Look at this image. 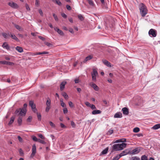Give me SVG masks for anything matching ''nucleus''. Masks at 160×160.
I'll use <instances>...</instances> for the list:
<instances>
[{"label": "nucleus", "mask_w": 160, "mask_h": 160, "mask_svg": "<svg viewBox=\"0 0 160 160\" xmlns=\"http://www.w3.org/2000/svg\"><path fill=\"white\" fill-rule=\"evenodd\" d=\"M148 33L151 37H155L156 36V31L153 29H151L150 30Z\"/></svg>", "instance_id": "obj_6"}, {"label": "nucleus", "mask_w": 160, "mask_h": 160, "mask_svg": "<svg viewBox=\"0 0 160 160\" xmlns=\"http://www.w3.org/2000/svg\"><path fill=\"white\" fill-rule=\"evenodd\" d=\"M37 117L39 120L40 121L41 119V115L40 113L37 112Z\"/></svg>", "instance_id": "obj_32"}, {"label": "nucleus", "mask_w": 160, "mask_h": 160, "mask_svg": "<svg viewBox=\"0 0 160 160\" xmlns=\"http://www.w3.org/2000/svg\"><path fill=\"white\" fill-rule=\"evenodd\" d=\"M152 128L154 130H157L160 128V124H158L155 125L152 127Z\"/></svg>", "instance_id": "obj_21"}, {"label": "nucleus", "mask_w": 160, "mask_h": 160, "mask_svg": "<svg viewBox=\"0 0 160 160\" xmlns=\"http://www.w3.org/2000/svg\"><path fill=\"white\" fill-rule=\"evenodd\" d=\"M32 152L30 156V158H33L35 156L36 152V147L35 145H33L32 148Z\"/></svg>", "instance_id": "obj_4"}, {"label": "nucleus", "mask_w": 160, "mask_h": 160, "mask_svg": "<svg viewBox=\"0 0 160 160\" xmlns=\"http://www.w3.org/2000/svg\"><path fill=\"white\" fill-rule=\"evenodd\" d=\"M16 49L19 52L21 53L23 52V49L22 48L19 46L16 47Z\"/></svg>", "instance_id": "obj_17"}, {"label": "nucleus", "mask_w": 160, "mask_h": 160, "mask_svg": "<svg viewBox=\"0 0 160 160\" xmlns=\"http://www.w3.org/2000/svg\"><path fill=\"white\" fill-rule=\"evenodd\" d=\"M88 2L89 4L92 6H94V3L93 1L92 0H88Z\"/></svg>", "instance_id": "obj_29"}, {"label": "nucleus", "mask_w": 160, "mask_h": 160, "mask_svg": "<svg viewBox=\"0 0 160 160\" xmlns=\"http://www.w3.org/2000/svg\"><path fill=\"white\" fill-rule=\"evenodd\" d=\"M29 105L31 107V106H32L34 105V104L33 102L32 101H29Z\"/></svg>", "instance_id": "obj_51"}, {"label": "nucleus", "mask_w": 160, "mask_h": 160, "mask_svg": "<svg viewBox=\"0 0 160 160\" xmlns=\"http://www.w3.org/2000/svg\"><path fill=\"white\" fill-rule=\"evenodd\" d=\"M126 142V140L125 138H122L120 139H118L116 140L115 142L116 143L120 142Z\"/></svg>", "instance_id": "obj_20"}, {"label": "nucleus", "mask_w": 160, "mask_h": 160, "mask_svg": "<svg viewBox=\"0 0 160 160\" xmlns=\"http://www.w3.org/2000/svg\"><path fill=\"white\" fill-rule=\"evenodd\" d=\"M141 160H148V157L145 155H142L141 157Z\"/></svg>", "instance_id": "obj_31"}, {"label": "nucleus", "mask_w": 160, "mask_h": 160, "mask_svg": "<svg viewBox=\"0 0 160 160\" xmlns=\"http://www.w3.org/2000/svg\"><path fill=\"white\" fill-rule=\"evenodd\" d=\"M90 107L92 109H96V107L93 104L91 105Z\"/></svg>", "instance_id": "obj_55"}, {"label": "nucleus", "mask_w": 160, "mask_h": 160, "mask_svg": "<svg viewBox=\"0 0 160 160\" xmlns=\"http://www.w3.org/2000/svg\"><path fill=\"white\" fill-rule=\"evenodd\" d=\"M74 82L76 83H78L79 82V79L78 78H76L75 79Z\"/></svg>", "instance_id": "obj_57"}, {"label": "nucleus", "mask_w": 160, "mask_h": 160, "mask_svg": "<svg viewBox=\"0 0 160 160\" xmlns=\"http://www.w3.org/2000/svg\"><path fill=\"white\" fill-rule=\"evenodd\" d=\"M15 27L19 31H21L22 30L21 27L18 25H15Z\"/></svg>", "instance_id": "obj_39"}, {"label": "nucleus", "mask_w": 160, "mask_h": 160, "mask_svg": "<svg viewBox=\"0 0 160 160\" xmlns=\"http://www.w3.org/2000/svg\"><path fill=\"white\" fill-rule=\"evenodd\" d=\"M49 123H50V125L52 127L54 128L55 127V125L53 122H52L50 121L49 122Z\"/></svg>", "instance_id": "obj_53"}, {"label": "nucleus", "mask_w": 160, "mask_h": 160, "mask_svg": "<svg viewBox=\"0 0 160 160\" xmlns=\"http://www.w3.org/2000/svg\"><path fill=\"white\" fill-rule=\"evenodd\" d=\"M8 5L11 8L16 9L18 8V6L17 4L13 2H11L8 3Z\"/></svg>", "instance_id": "obj_7"}, {"label": "nucleus", "mask_w": 160, "mask_h": 160, "mask_svg": "<svg viewBox=\"0 0 160 160\" xmlns=\"http://www.w3.org/2000/svg\"><path fill=\"white\" fill-rule=\"evenodd\" d=\"M140 151V150L138 149V148H136L132 151L131 154H137Z\"/></svg>", "instance_id": "obj_14"}, {"label": "nucleus", "mask_w": 160, "mask_h": 160, "mask_svg": "<svg viewBox=\"0 0 160 160\" xmlns=\"http://www.w3.org/2000/svg\"><path fill=\"white\" fill-rule=\"evenodd\" d=\"M38 136L41 138L42 139H45V138L44 137L42 134H38Z\"/></svg>", "instance_id": "obj_42"}, {"label": "nucleus", "mask_w": 160, "mask_h": 160, "mask_svg": "<svg viewBox=\"0 0 160 160\" xmlns=\"http://www.w3.org/2000/svg\"><path fill=\"white\" fill-rule=\"evenodd\" d=\"M25 7H26V9H27V10H28V11L30 10V8H29V6H28V5L27 3H26L25 4Z\"/></svg>", "instance_id": "obj_47"}, {"label": "nucleus", "mask_w": 160, "mask_h": 160, "mask_svg": "<svg viewBox=\"0 0 160 160\" xmlns=\"http://www.w3.org/2000/svg\"><path fill=\"white\" fill-rule=\"evenodd\" d=\"M133 132H138L140 131V129L138 128H135L133 129Z\"/></svg>", "instance_id": "obj_30"}, {"label": "nucleus", "mask_w": 160, "mask_h": 160, "mask_svg": "<svg viewBox=\"0 0 160 160\" xmlns=\"http://www.w3.org/2000/svg\"><path fill=\"white\" fill-rule=\"evenodd\" d=\"M122 111L123 113L125 115H128L129 113L128 109L127 108H124L122 109Z\"/></svg>", "instance_id": "obj_8"}, {"label": "nucleus", "mask_w": 160, "mask_h": 160, "mask_svg": "<svg viewBox=\"0 0 160 160\" xmlns=\"http://www.w3.org/2000/svg\"><path fill=\"white\" fill-rule=\"evenodd\" d=\"M98 75V73L96 69H93V72L91 73L92 80L93 81L96 80V76Z\"/></svg>", "instance_id": "obj_5"}, {"label": "nucleus", "mask_w": 160, "mask_h": 160, "mask_svg": "<svg viewBox=\"0 0 160 160\" xmlns=\"http://www.w3.org/2000/svg\"><path fill=\"white\" fill-rule=\"evenodd\" d=\"M15 120V117H12L11 118L8 124L9 125H10L13 122L14 120Z\"/></svg>", "instance_id": "obj_23"}, {"label": "nucleus", "mask_w": 160, "mask_h": 160, "mask_svg": "<svg viewBox=\"0 0 160 160\" xmlns=\"http://www.w3.org/2000/svg\"><path fill=\"white\" fill-rule=\"evenodd\" d=\"M113 131L112 129H110L108 131V133L109 134H111L113 133Z\"/></svg>", "instance_id": "obj_54"}, {"label": "nucleus", "mask_w": 160, "mask_h": 160, "mask_svg": "<svg viewBox=\"0 0 160 160\" xmlns=\"http://www.w3.org/2000/svg\"><path fill=\"white\" fill-rule=\"evenodd\" d=\"M32 119V117L31 116H29L28 118L27 121L28 122H30L31 121Z\"/></svg>", "instance_id": "obj_50"}, {"label": "nucleus", "mask_w": 160, "mask_h": 160, "mask_svg": "<svg viewBox=\"0 0 160 160\" xmlns=\"http://www.w3.org/2000/svg\"><path fill=\"white\" fill-rule=\"evenodd\" d=\"M54 30L57 32L61 35H63L64 34L62 31L61 30L59 29L57 27L54 28Z\"/></svg>", "instance_id": "obj_13"}, {"label": "nucleus", "mask_w": 160, "mask_h": 160, "mask_svg": "<svg viewBox=\"0 0 160 160\" xmlns=\"http://www.w3.org/2000/svg\"><path fill=\"white\" fill-rule=\"evenodd\" d=\"M39 12L41 16H42L43 15V12H42V11L41 9H39Z\"/></svg>", "instance_id": "obj_61"}, {"label": "nucleus", "mask_w": 160, "mask_h": 160, "mask_svg": "<svg viewBox=\"0 0 160 160\" xmlns=\"http://www.w3.org/2000/svg\"><path fill=\"white\" fill-rule=\"evenodd\" d=\"M108 148H106L105 149H104L102 151V154H106L107 153L108 150Z\"/></svg>", "instance_id": "obj_24"}, {"label": "nucleus", "mask_w": 160, "mask_h": 160, "mask_svg": "<svg viewBox=\"0 0 160 160\" xmlns=\"http://www.w3.org/2000/svg\"><path fill=\"white\" fill-rule=\"evenodd\" d=\"M71 125L73 127H74L75 126V124L74 122L73 121L71 122Z\"/></svg>", "instance_id": "obj_63"}, {"label": "nucleus", "mask_w": 160, "mask_h": 160, "mask_svg": "<svg viewBox=\"0 0 160 160\" xmlns=\"http://www.w3.org/2000/svg\"><path fill=\"white\" fill-rule=\"evenodd\" d=\"M67 9L68 10H71V8L70 6L67 5L66 6Z\"/></svg>", "instance_id": "obj_52"}, {"label": "nucleus", "mask_w": 160, "mask_h": 160, "mask_svg": "<svg viewBox=\"0 0 160 160\" xmlns=\"http://www.w3.org/2000/svg\"><path fill=\"white\" fill-rule=\"evenodd\" d=\"M38 38H39L42 40V41H44L45 40V38L41 36H39Z\"/></svg>", "instance_id": "obj_62"}, {"label": "nucleus", "mask_w": 160, "mask_h": 160, "mask_svg": "<svg viewBox=\"0 0 160 160\" xmlns=\"http://www.w3.org/2000/svg\"><path fill=\"white\" fill-rule=\"evenodd\" d=\"M122 117V114L121 112H118L116 113L114 116V118H121Z\"/></svg>", "instance_id": "obj_11"}, {"label": "nucleus", "mask_w": 160, "mask_h": 160, "mask_svg": "<svg viewBox=\"0 0 160 160\" xmlns=\"http://www.w3.org/2000/svg\"><path fill=\"white\" fill-rule=\"evenodd\" d=\"M53 16L55 20L56 21H58V18L57 16L55 14H53Z\"/></svg>", "instance_id": "obj_46"}, {"label": "nucleus", "mask_w": 160, "mask_h": 160, "mask_svg": "<svg viewBox=\"0 0 160 160\" xmlns=\"http://www.w3.org/2000/svg\"><path fill=\"white\" fill-rule=\"evenodd\" d=\"M2 35L5 38H8V35H9V33L8 34L6 33L3 32L2 33Z\"/></svg>", "instance_id": "obj_27"}, {"label": "nucleus", "mask_w": 160, "mask_h": 160, "mask_svg": "<svg viewBox=\"0 0 160 160\" xmlns=\"http://www.w3.org/2000/svg\"><path fill=\"white\" fill-rule=\"evenodd\" d=\"M56 2L57 4L59 6H61L62 5V3L59 0H56Z\"/></svg>", "instance_id": "obj_49"}, {"label": "nucleus", "mask_w": 160, "mask_h": 160, "mask_svg": "<svg viewBox=\"0 0 160 160\" xmlns=\"http://www.w3.org/2000/svg\"><path fill=\"white\" fill-rule=\"evenodd\" d=\"M14 64V63L12 62L7 61V65L12 66V65H13Z\"/></svg>", "instance_id": "obj_38"}, {"label": "nucleus", "mask_w": 160, "mask_h": 160, "mask_svg": "<svg viewBox=\"0 0 160 160\" xmlns=\"http://www.w3.org/2000/svg\"><path fill=\"white\" fill-rule=\"evenodd\" d=\"M63 112L64 114H66L68 112V110L65 107L63 109Z\"/></svg>", "instance_id": "obj_43"}, {"label": "nucleus", "mask_w": 160, "mask_h": 160, "mask_svg": "<svg viewBox=\"0 0 160 160\" xmlns=\"http://www.w3.org/2000/svg\"><path fill=\"white\" fill-rule=\"evenodd\" d=\"M67 82L65 81L62 82L60 85V89L62 91L65 88V86Z\"/></svg>", "instance_id": "obj_12"}, {"label": "nucleus", "mask_w": 160, "mask_h": 160, "mask_svg": "<svg viewBox=\"0 0 160 160\" xmlns=\"http://www.w3.org/2000/svg\"><path fill=\"white\" fill-rule=\"evenodd\" d=\"M7 61H0V63L2 64H6L7 65Z\"/></svg>", "instance_id": "obj_48"}, {"label": "nucleus", "mask_w": 160, "mask_h": 160, "mask_svg": "<svg viewBox=\"0 0 160 160\" xmlns=\"http://www.w3.org/2000/svg\"><path fill=\"white\" fill-rule=\"evenodd\" d=\"M69 106L72 108L74 106V104H73L72 102L71 101H70L69 102Z\"/></svg>", "instance_id": "obj_40"}, {"label": "nucleus", "mask_w": 160, "mask_h": 160, "mask_svg": "<svg viewBox=\"0 0 160 160\" xmlns=\"http://www.w3.org/2000/svg\"><path fill=\"white\" fill-rule=\"evenodd\" d=\"M32 138L33 141L35 142H38V139L36 137L34 136H32Z\"/></svg>", "instance_id": "obj_34"}, {"label": "nucleus", "mask_w": 160, "mask_h": 160, "mask_svg": "<svg viewBox=\"0 0 160 160\" xmlns=\"http://www.w3.org/2000/svg\"><path fill=\"white\" fill-rule=\"evenodd\" d=\"M93 58V56L91 55H89L87 57H86L85 59L83 61V62L85 63L87 61L90 60L92 59Z\"/></svg>", "instance_id": "obj_15"}, {"label": "nucleus", "mask_w": 160, "mask_h": 160, "mask_svg": "<svg viewBox=\"0 0 160 160\" xmlns=\"http://www.w3.org/2000/svg\"><path fill=\"white\" fill-rule=\"evenodd\" d=\"M61 105L63 107L65 108L66 107V104L63 102L61 103Z\"/></svg>", "instance_id": "obj_58"}, {"label": "nucleus", "mask_w": 160, "mask_h": 160, "mask_svg": "<svg viewBox=\"0 0 160 160\" xmlns=\"http://www.w3.org/2000/svg\"><path fill=\"white\" fill-rule=\"evenodd\" d=\"M101 111L100 110H93L92 112V114L93 115L100 114Z\"/></svg>", "instance_id": "obj_16"}, {"label": "nucleus", "mask_w": 160, "mask_h": 160, "mask_svg": "<svg viewBox=\"0 0 160 160\" xmlns=\"http://www.w3.org/2000/svg\"><path fill=\"white\" fill-rule=\"evenodd\" d=\"M86 105L88 107H90L91 104L88 102H85Z\"/></svg>", "instance_id": "obj_60"}, {"label": "nucleus", "mask_w": 160, "mask_h": 160, "mask_svg": "<svg viewBox=\"0 0 160 160\" xmlns=\"http://www.w3.org/2000/svg\"><path fill=\"white\" fill-rule=\"evenodd\" d=\"M38 142L44 144H46V142L42 140H41L40 139H38Z\"/></svg>", "instance_id": "obj_33"}, {"label": "nucleus", "mask_w": 160, "mask_h": 160, "mask_svg": "<svg viewBox=\"0 0 160 160\" xmlns=\"http://www.w3.org/2000/svg\"><path fill=\"white\" fill-rule=\"evenodd\" d=\"M19 153L21 155H23V152L22 150L20 148L19 150Z\"/></svg>", "instance_id": "obj_56"}, {"label": "nucleus", "mask_w": 160, "mask_h": 160, "mask_svg": "<svg viewBox=\"0 0 160 160\" xmlns=\"http://www.w3.org/2000/svg\"><path fill=\"white\" fill-rule=\"evenodd\" d=\"M46 105L47 106H51V100L49 98H48L46 101Z\"/></svg>", "instance_id": "obj_22"}, {"label": "nucleus", "mask_w": 160, "mask_h": 160, "mask_svg": "<svg viewBox=\"0 0 160 160\" xmlns=\"http://www.w3.org/2000/svg\"><path fill=\"white\" fill-rule=\"evenodd\" d=\"M2 47L3 48H5L7 50L9 49L10 48L9 47L8 45V44L6 42H4L3 44Z\"/></svg>", "instance_id": "obj_18"}, {"label": "nucleus", "mask_w": 160, "mask_h": 160, "mask_svg": "<svg viewBox=\"0 0 160 160\" xmlns=\"http://www.w3.org/2000/svg\"><path fill=\"white\" fill-rule=\"evenodd\" d=\"M132 160H140V158L137 157H132Z\"/></svg>", "instance_id": "obj_41"}, {"label": "nucleus", "mask_w": 160, "mask_h": 160, "mask_svg": "<svg viewBox=\"0 0 160 160\" xmlns=\"http://www.w3.org/2000/svg\"><path fill=\"white\" fill-rule=\"evenodd\" d=\"M63 96L65 98V99H67L68 98V96L67 93L65 92H63L62 93Z\"/></svg>", "instance_id": "obj_28"}, {"label": "nucleus", "mask_w": 160, "mask_h": 160, "mask_svg": "<svg viewBox=\"0 0 160 160\" xmlns=\"http://www.w3.org/2000/svg\"><path fill=\"white\" fill-rule=\"evenodd\" d=\"M11 37L12 39L15 40L17 41H19L18 39L15 35L11 34Z\"/></svg>", "instance_id": "obj_25"}, {"label": "nucleus", "mask_w": 160, "mask_h": 160, "mask_svg": "<svg viewBox=\"0 0 160 160\" xmlns=\"http://www.w3.org/2000/svg\"><path fill=\"white\" fill-rule=\"evenodd\" d=\"M51 108L50 106H47L46 109H45V111L46 112H48L49 111V110H50V108Z\"/></svg>", "instance_id": "obj_44"}, {"label": "nucleus", "mask_w": 160, "mask_h": 160, "mask_svg": "<svg viewBox=\"0 0 160 160\" xmlns=\"http://www.w3.org/2000/svg\"><path fill=\"white\" fill-rule=\"evenodd\" d=\"M129 152L127 150H125L123 151L121 153L119 154V156L121 157L122 156L126 155L128 154Z\"/></svg>", "instance_id": "obj_10"}, {"label": "nucleus", "mask_w": 160, "mask_h": 160, "mask_svg": "<svg viewBox=\"0 0 160 160\" xmlns=\"http://www.w3.org/2000/svg\"><path fill=\"white\" fill-rule=\"evenodd\" d=\"M18 140L19 141V142H22L23 141L22 139V138L21 137L19 136H18Z\"/></svg>", "instance_id": "obj_45"}, {"label": "nucleus", "mask_w": 160, "mask_h": 160, "mask_svg": "<svg viewBox=\"0 0 160 160\" xmlns=\"http://www.w3.org/2000/svg\"><path fill=\"white\" fill-rule=\"evenodd\" d=\"M103 63L106 66L111 67L110 63L107 60H104L103 61Z\"/></svg>", "instance_id": "obj_19"}, {"label": "nucleus", "mask_w": 160, "mask_h": 160, "mask_svg": "<svg viewBox=\"0 0 160 160\" xmlns=\"http://www.w3.org/2000/svg\"><path fill=\"white\" fill-rule=\"evenodd\" d=\"M44 43L47 46H48L49 47H52V44H51L50 43H49L48 42H45Z\"/></svg>", "instance_id": "obj_36"}, {"label": "nucleus", "mask_w": 160, "mask_h": 160, "mask_svg": "<svg viewBox=\"0 0 160 160\" xmlns=\"http://www.w3.org/2000/svg\"><path fill=\"white\" fill-rule=\"evenodd\" d=\"M136 135L138 137H142V136H143V134L142 133L138 134Z\"/></svg>", "instance_id": "obj_64"}, {"label": "nucleus", "mask_w": 160, "mask_h": 160, "mask_svg": "<svg viewBox=\"0 0 160 160\" xmlns=\"http://www.w3.org/2000/svg\"><path fill=\"white\" fill-rule=\"evenodd\" d=\"M90 85L95 90L97 91H98L99 88L95 84L92 83L90 84Z\"/></svg>", "instance_id": "obj_9"}, {"label": "nucleus", "mask_w": 160, "mask_h": 160, "mask_svg": "<svg viewBox=\"0 0 160 160\" xmlns=\"http://www.w3.org/2000/svg\"><path fill=\"white\" fill-rule=\"evenodd\" d=\"M22 118L21 117H19L18 120V123L19 125H21L22 123Z\"/></svg>", "instance_id": "obj_26"}, {"label": "nucleus", "mask_w": 160, "mask_h": 160, "mask_svg": "<svg viewBox=\"0 0 160 160\" xmlns=\"http://www.w3.org/2000/svg\"><path fill=\"white\" fill-rule=\"evenodd\" d=\"M121 157L119 155V156L117 155L115 157H114L112 160H118Z\"/></svg>", "instance_id": "obj_37"}, {"label": "nucleus", "mask_w": 160, "mask_h": 160, "mask_svg": "<svg viewBox=\"0 0 160 160\" xmlns=\"http://www.w3.org/2000/svg\"><path fill=\"white\" fill-rule=\"evenodd\" d=\"M140 13L142 17H144L147 13L148 10L146 7L143 3H141L139 6Z\"/></svg>", "instance_id": "obj_2"}, {"label": "nucleus", "mask_w": 160, "mask_h": 160, "mask_svg": "<svg viewBox=\"0 0 160 160\" xmlns=\"http://www.w3.org/2000/svg\"><path fill=\"white\" fill-rule=\"evenodd\" d=\"M26 112V109L19 108L17 109L15 112L16 114L19 113L20 115L23 116H24Z\"/></svg>", "instance_id": "obj_3"}, {"label": "nucleus", "mask_w": 160, "mask_h": 160, "mask_svg": "<svg viewBox=\"0 0 160 160\" xmlns=\"http://www.w3.org/2000/svg\"><path fill=\"white\" fill-rule=\"evenodd\" d=\"M78 18L81 21L84 20V18L81 14H79L78 16Z\"/></svg>", "instance_id": "obj_35"}, {"label": "nucleus", "mask_w": 160, "mask_h": 160, "mask_svg": "<svg viewBox=\"0 0 160 160\" xmlns=\"http://www.w3.org/2000/svg\"><path fill=\"white\" fill-rule=\"evenodd\" d=\"M126 145L127 143H124L115 144L113 146V149L116 151L121 150L123 149L124 148H125Z\"/></svg>", "instance_id": "obj_1"}, {"label": "nucleus", "mask_w": 160, "mask_h": 160, "mask_svg": "<svg viewBox=\"0 0 160 160\" xmlns=\"http://www.w3.org/2000/svg\"><path fill=\"white\" fill-rule=\"evenodd\" d=\"M61 15L64 18H66L67 17L66 15L64 13H62Z\"/></svg>", "instance_id": "obj_59"}]
</instances>
